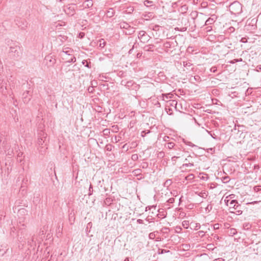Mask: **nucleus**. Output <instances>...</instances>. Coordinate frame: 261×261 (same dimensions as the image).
<instances>
[{
    "label": "nucleus",
    "instance_id": "9",
    "mask_svg": "<svg viewBox=\"0 0 261 261\" xmlns=\"http://www.w3.org/2000/svg\"><path fill=\"white\" fill-rule=\"evenodd\" d=\"M119 25L121 29L127 30L128 32L126 33L128 34H131L134 32L133 28H132L128 23L125 21L120 22Z\"/></svg>",
    "mask_w": 261,
    "mask_h": 261
},
{
    "label": "nucleus",
    "instance_id": "62",
    "mask_svg": "<svg viewBox=\"0 0 261 261\" xmlns=\"http://www.w3.org/2000/svg\"><path fill=\"white\" fill-rule=\"evenodd\" d=\"M23 153L22 152H19L17 154V159H18V158H20L22 156Z\"/></svg>",
    "mask_w": 261,
    "mask_h": 261
},
{
    "label": "nucleus",
    "instance_id": "30",
    "mask_svg": "<svg viewBox=\"0 0 261 261\" xmlns=\"http://www.w3.org/2000/svg\"><path fill=\"white\" fill-rule=\"evenodd\" d=\"M194 178V175L193 174H190L185 177V179L187 180H191Z\"/></svg>",
    "mask_w": 261,
    "mask_h": 261
},
{
    "label": "nucleus",
    "instance_id": "27",
    "mask_svg": "<svg viewBox=\"0 0 261 261\" xmlns=\"http://www.w3.org/2000/svg\"><path fill=\"white\" fill-rule=\"evenodd\" d=\"M161 231L164 234H168L169 232L170 229L168 227H164L162 228Z\"/></svg>",
    "mask_w": 261,
    "mask_h": 261
},
{
    "label": "nucleus",
    "instance_id": "39",
    "mask_svg": "<svg viewBox=\"0 0 261 261\" xmlns=\"http://www.w3.org/2000/svg\"><path fill=\"white\" fill-rule=\"evenodd\" d=\"M150 133V131L149 130H143L142 132H141V136L143 137H144L147 134H149Z\"/></svg>",
    "mask_w": 261,
    "mask_h": 261
},
{
    "label": "nucleus",
    "instance_id": "37",
    "mask_svg": "<svg viewBox=\"0 0 261 261\" xmlns=\"http://www.w3.org/2000/svg\"><path fill=\"white\" fill-rule=\"evenodd\" d=\"M93 186L91 184H90L89 188V193H88L89 196L91 195L93 193Z\"/></svg>",
    "mask_w": 261,
    "mask_h": 261
},
{
    "label": "nucleus",
    "instance_id": "46",
    "mask_svg": "<svg viewBox=\"0 0 261 261\" xmlns=\"http://www.w3.org/2000/svg\"><path fill=\"white\" fill-rule=\"evenodd\" d=\"M237 232V230L236 229L234 228H232L230 229V233L232 235H234L235 234H236Z\"/></svg>",
    "mask_w": 261,
    "mask_h": 261
},
{
    "label": "nucleus",
    "instance_id": "44",
    "mask_svg": "<svg viewBox=\"0 0 261 261\" xmlns=\"http://www.w3.org/2000/svg\"><path fill=\"white\" fill-rule=\"evenodd\" d=\"M213 206L211 204H208L206 207L205 208V211L210 212L212 210Z\"/></svg>",
    "mask_w": 261,
    "mask_h": 261
},
{
    "label": "nucleus",
    "instance_id": "45",
    "mask_svg": "<svg viewBox=\"0 0 261 261\" xmlns=\"http://www.w3.org/2000/svg\"><path fill=\"white\" fill-rule=\"evenodd\" d=\"M85 35V33L80 32L78 35V37L80 39H82L84 37Z\"/></svg>",
    "mask_w": 261,
    "mask_h": 261
},
{
    "label": "nucleus",
    "instance_id": "55",
    "mask_svg": "<svg viewBox=\"0 0 261 261\" xmlns=\"http://www.w3.org/2000/svg\"><path fill=\"white\" fill-rule=\"evenodd\" d=\"M177 105V101L175 100H172L170 105L173 106L174 105L176 106Z\"/></svg>",
    "mask_w": 261,
    "mask_h": 261
},
{
    "label": "nucleus",
    "instance_id": "48",
    "mask_svg": "<svg viewBox=\"0 0 261 261\" xmlns=\"http://www.w3.org/2000/svg\"><path fill=\"white\" fill-rule=\"evenodd\" d=\"M67 48H65V49L63 50V53H65L67 56V57H70V54L69 53L70 51L69 50H66Z\"/></svg>",
    "mask_w": 261,
    "mask_h": 261
},
{
    "label": "nucleus",
    "instance_id": "6",
    "mask_svg": "<svg viewBox=\"0 0 261 261\" xmlns=\"http://www.w3.org/2000/svg\"><path fill=\"white\" fill-rule=\"evenodd\" d=\"M63 10L65 13L69 16H73L75 14V5L69 4L65 6L63 8Z\"/></svg>",
    "mask_w": 261,
    "mask_h": 261
},
{
    "label": "nucleus",
    "instance_id": "34",
    "mask_svg": "<svg viewBox=\"0 0 261 261\" xmlns=\"http://www.w3.org/2000/svg\"><path fill=\"white\" fill-rule=\"evenodd\" d=\"M172 95H173L172 94H171V93L162 94L163 97V98L165 97L167 99H168L169 98H171Z\"/></svg>",
    "mask_w": 261,
    "mask_h": 261
},
{
    "label": "nucleus",
    "instance_id": "42",
    "mask_svg": "<svg viewBox=\"0 0 261 261\" xmlns=\"http://www.w3.org/2000/svg\"><path fill=\"white\" fill-rule=\"evenodd\" d=\"M199 196H200V197H201L202 198H205L207 196V194L206 192H201L199 194Z\"/></svg>",
    "mask_w": 261,
    "mask_h": 261
},
{
    "label": "nucleus",
    "instance_id": "36",
    "mask_svg": "<svg viewBox=\"0 0 261 261\" xmlns=\"http://www.w3.org/2000/svg\"><path fill=\"white\" fill-rule=\"evenodd\" d=\"M106 45V42L103 39H100L99 40V46L101 47H103Z\"/></svg>",
    "mask_w": 261,
    "mask_h": 261
},
{
    "label": "nucleus",
    "instance_id": "11",
    "mask_svg": "<svg viewBox=\"0 0 261 261\" xmlns=\"http://www.w3.org/2000/svg\"><path fill=\"white\" fill-rule=\"evenodd\" d=\"M44 61L45 62L46 64L48 66H52L56 63V60L55 59V58H53L52 56L49 55L46 56L45 57Z\"/></svg>",
    "mask_w": 261,
    "mask_h": 261
},
{
    "label": "nucleus",
    "instance_id": "58",
    "mask_svg": "<svg viewBox=\"0 0 261 261\" xmlns=\"http://www.w3.org/2000/svg\"><path fill=\"white\" fill-rule=\"evenodd\" d=\"M103 133L105 135H108V134L110 133V131L108 129H105L103 130Z\"/></svg>",
    "mask_w": 261,
    "mask_h": 261
},
{
    "label": "nucleus",
    "instance_id": "49",
    "mask_svg": "<svg viewBox=\"0 0 261 261\" xmlns=\"http://www.w3.org/2000/svg\"><path fill=\"white\" fill-rule=\"evenodd\" d=\"M138 159V155L137 154H134L132 155V159L134 161H136Z\"/></svg>",
    "mask_w": 261,
    "mask_h": 261
},
{
    "label": "nucleus",
    "instance_id": "8",
    "mask_svg": "<svg viewBox=\"0 0 261 261\" xmlns=\"http://www.w3.org/2000/svg\"><path fill=\"white\" fill-rule=\"evenodd\" d=\"M7 81L0 75V90L3 94H6L7 92Z\"/></svg>",
    "mask_w": 261,
    "mask_h": 261
},
{
    "label": "nucleus",
    "instance_id": "26",
    "mask_svg": "<svg viewBox=\"0 0 261 261\" xmlns=\"http://www.w3.org/2000/svg\"><path fill=\"white\" fill-rule=\"evenodd\" d=\"M221 180L223 183H227L230 180L229 177L228 176H223L221 178Z\"/></svg>",
    "mask_w": 261,
    "mask_h": 261
},
{
    "label": "nucleus",
    "instance_id": "22",
    "mask_svg": "<svg viewBox=\"0 0 261 261\" xmlns=\"http://www.w3.org/2000/svg\"><path fill=\"white\" fill-rule=\"evenodd\" d=\"M113 201V199L110 197L106 198L104 200L105 204L107 205H110Z\"/></svg>",
    "mask_w": 261,
    "mask_h": 261
},
{
    "label": "nucleus",
    "instance_id": "13",
    "mask_svg": "<svg viewBox=\"0 0 261 261\" xmlns=\"http://www.w3.org/2000/svg\"><path fill=\"white\" fill-rule=\"evenodd\" d=\"M23 101L24 103H28L31 100V95L30 94V91L26 90L22 94Z\"/></svg>",
    "mask_w": 261,
    "mask_h": 261
},
{
    "label": "nucleus",
    "instance_id": "12",
    "mask_svg": "<svg viewBox=\"0 0 261 261\" xmlns=\"http://www.w3.org/2000/svg\"><path fill=\"white\" fill-rule=\"evenodd\" d=\"M138 38L141 40V42L144 43L149 40V36H147L146 33L144 31H141L139 32Z\"/></svg>",
    "mask_w": 261,
    "mask_h": 261
},
{
    "label": "nucleus",
    "instance_id": "10",
    "mask_svg": "<svg viewBox=\"0 0 261 261\" xmlns=\"http://www.w3.org/2000/svg\"><path fill=\"white\" fill-rule=\"evenodd\" d=\"M16 25L21 29H25L27 27L28 23L24 19L17 18L15 19Z\"/></svg>",
    "mask_w": 261,
    "mask_h": 261
},
{
    "label": "nucleus",
    "instance_id": "35",
    "mask_svg": "<svg viewBox=\"0 0 261 261\" xmlns=\"http://www.w3.org/2000/svg\"><path fill=\"white\" fill-rule=\"evenodd\" d=\"M114 14V12L113 9H111V11H108L107 13V16L109 17H111L113 16Z\"/></svg>",
    "mask_w": 261,
    "mask_h": 261
},
{
    "label": "nucleus",
    "instance_id": "28",
    "mask_svg": "<svg viewBox=\"0 0 261 261\" xmlns=\"http://www.w3.org/2000/svg\"><path fill=\"white\" fill-rule=\"evenodd\" d=\"M155 233H158V231H155L154 232H150L149 234V238L151 240H153L155 237Z\"/></svg>",
    "mask_w": 261,
    "mask_h": 261
},
{
    "label": "nucleus",
    "instance_id": "20",
    "mask_svg": "<svg viewBox=\"0 0 261 261\" xmlns=\"http://www.w3.org/2000/svg\"><path fill=\"white\" fill-rule=\"evenodd\" d=\"M68 58H66L67 60V62L68 63H74L76 61V58L70 55V57H68Z\"/></svg>",
    "mask_w": 261,
    "mask_h": 261
},
{
    "label": "nucleus",
    "instance_id": "4",
    "mask_svg": "<svg viewBox=\"0 0 261 261\" xmlns=\"http://www.w3.org/2000/svg\"><path fill=\"white\" fill-rule=\"evenodd\" d=\"M229 11L231 14L239 15L242 12V6L239 2L235 1L229 5Z\"/></svg>",
    "mask_w": 261,
    "mask_h": 261
},
{
    "label": "nucleus",
    "instance_id": "59",
    "mask_svg": "<svg viewBox=\"0 0 261 261\" xmlns=\"http://www.w3.org/2000/svg\"><path fill=\"white\" fill-rule=\"evenodd\" d=\"M136 43H135L133 45V46L132 47V48L131 49H129V50L128 51V54H131L132 53H133V49H134V48L135 47V45Z\"/></svg>",
    "mask_w": 261,
    "mask_h": 261
},
{
    "label": "nucleus",
    "instance_id": "23",
    "mask_svg": "<svg viewBox=\"0 0 261 261\" xmlns=\"http://www.w3.org/2000/svg\"><path fill=\"white\" fill-rule=\"evenodd\" d=\"M190 15L191 16L193 20H195V19H196V18L198 17V12H197V11H192V12L191 13Z\"/></svg>",
    "mask_w": 261,
    "mask_h": 261
},
{
    "label": "nucleus",
    "instance_id": "61",
    "mask_svg": "<svg viewBox=\"0 0 261 261\" xmlns=\"http://www.w3.org/2000/svg\"><path fill=\"white\" fill-rule=\"evenodd\" d=\"M224 201H225V204H226L227 206H228L229 207V202H230V201L229 200L225 199V200H224Z\"/></svg>",
    "mask_w": 261,
    "mask_h": 261
},
{
    "label": "nucleus",
    "instance_id": "15",
    "mask_svg": "<svg viewBox=\"0 0 261 261\" xmlns=\"http://www.w3.org/2000/svg\"><path fill=\"white\" fill-rule=\"evenodd\" d=\"M144 5L146 7H152L153 6L155 8V5L153 1L145 0L144 1Z\"/></svg>",
    "mask_w": 261,
    "mask_h": 261
},
{
    "label": "nucleus",
    "instance_id": "52",
    "mask_svg": "<svg viewBox=\"0 0 261 261\" xmlns=\"http://www.w3.org/2000/svg\"><path fill=\"white\" fill-rule=\"evenodd\" d=\"M179 157H180L179 156L174 155L173 157H172L171 160H172V162H176V160L177 158H179Z\"/></svg>",
    "mask_w": 261,
    "mask_h": 261
},
{
    "label": "nucleus",
    "instance_id": "51",
    "mask_svg": "<svg viewBox=\"0 0 261 261\" xmlns=\"http://www.w3.org/2000/svg\"><path fill=\"white\" fill-rule=\"evenodd\" d=\"M210 71L212 72H216L217 71V67H215V66L212 67L210 69Z\"/></svg>",
    "mask_w": 261,
    "mask_h": 261
},
{
    "label": "nucleus",
    "instance_id": "56",
    "mask_svg": "<svg viewBox=\"0 0 261 261\" xmlns=\"http://www.w3.org/2000/svg\"><path fill=\"white\" fill-rule=\"evenodd\" d=\"M3 65L1 61H0V73L3 71Z\"/></svg>",
    "mask_w": 261,
    "mask_h": 261
},
{
    "label": "nucleus",
    "instance_id": "1",
    "mask_svg": "<svg viewBox=\"0 0 261 261\" xmlns=\"http://www.w3.org/2000/svg\"><path fill=\"white\" fill-rule=\"evenodd\" d=\"M48 141L47 134L43 130H40L38 133L37 144L39 146L38 149L41 154L44 153L47 149Z\"/></svg>",
    "mask_w": 261,
    "mask_h": 261
},
{
    "label": "nucleus",
    "instance_id": "17",
    "mask_svg": "<svg viewBox=\"0 0 261 261\" xmlns=\"http://www.w3.org/2000/svg\"><path fill=\"white\" fill-rule=\"evenodd\" d=\"M154 47V45L153 44H149L147 45H145L143 49L146 51H152V49Z\"/></svg>",
    "mask_w": 261,
    "mask_h": 261
},
{
    "label": "nucleus",
    "instance_id": "25",
    "mask_svg": "<svg viewBox=\"0 0 261 261\" xmlns=\"http://www.w3.org/2000/svg\"><path fill=\"white\" fill-rule=\"evenodd\" d=\"M194 166V163H185L182 164V166L180 167V168H184L185 167H191Z\"/></svg>",
    "mask_w": 261,
    "mask_h": 261
},
{
    "label": "nucleus",
    "instance_id": "38",
    "mask_svg": "<svg viewBox=\"0 0 261 261\" xmlns=\"http://www.w3.org/2000/svg\"><path fill=\"white\" fill-rule=\"evenodd\" d=\"M197 233L200 237L202 238L204 236L205 232L203 230H200L198 231Z\"/></svg>",
    "mask_w": 261,
    "mask_h": 261
},
{
    "label": "nucleus",
    "instance_id": "50",
    "mask_svg": "<svg viewBox=\"0 0 261 261\" xmlns=\"http://www.w3.org/2000/svg\"><path fill=\"white\" fill-rule=\"evenodd\" d=\"M175 199L174 198H170L167 200V202L169 203H173L174 202Z\"/></svg>",
    "mask_w": 261,
    "mask_h": 261
},
{
    "label": "nucleus",
    "instance_id": "18",
    "mask_svg": "<svg viewBox=\"0 0 261 261\" xmlns=\"http://www.w3.org/2000/svg\"><path fill=\"white\" fill-rule=\"evenodd\" d=\"M82 63L85 66L88 67V68H91V63L90 61H88L87 60H84Z\"/></svg>",
    "mask_w": 261,
    "mask_h": 261
},
{
    "label": "nucleus",
    "instance_id": "16",
    "mask_svg": "<svg viewBox=\"0 0 261 261\" xmlns=\"http://www.w3.org/2000/svg\"><path fill=\"white\" fill-rule=\"evenodd\" d=\"M182 64L184 67L186 68L187 70H190L192 66V64L191 62L188 61H183Z\"/></svg>",
    "mask_w": 261,
    "mask_h": 261
},
{
    "label": "nucleus",
    "instance_id": "64",
    "mask_svg": "<svg viewBox=\"0 0 261 261\" xmlns=\"http://www.w3.org/2000/svg\"><path fill=\"white\" fill-rule=\"evenodd\" d=\"M256 70H257V71H261V65L257 66L256 67Z\"/></svg>",
    "mask_w": 261,
    "mask_h": 261
},
{
    "label": "nucleus",
    "instance_id": "54",
    "mask_svg": "<svg viewBox=\"0 0 261 261\" xmlns=\"http://www.w3.org/2000/svg\"><path fill=\"white\" fill-rule=\"evenodd\" d=\"M187 144L190 146H191V147H197V146H196L195 145L193 144L192 142H188L187 143Z\"/></svg>",
    "mask_w": 261,
    "mask_h": 261
},
{
    "label": "nucleus",
    "instance_id": "19",
    "mask_svg": "<svg viewBox=\"0 0 261 261\" xmlns=\"http://www.w3.org/2000/svg\"><path fill=\"white\" fill-rule=\"evenodd\" d=\"M215 20L213 18H208L205 22L204 24L205 25H208L210 24H212L214 23Z\"/></svg>",
    "mask_w": 261,
    "mask_h": 261
},
{
    "label": "nucleus",
    "instance_id": "21",
    "mask_svg": "<svg viewBox=\"0 0 261 261\" xmlns=\"http://www.w3.org/2000/svg\"><path fill=\"white\" fill-rule=\"evenodd\" d=\"M122 85L124 84V85L129 88L133 86L134 82L132 81H128L127 82H124L123 81L121 82Z\"/></svg>",
    "mask_w": 261,
    "mask_h": 261
},
{
    "label": "nucleus",
    "instance_id": "7",
    "mask_svg": "<svg viewBox=\"0 0 261 261\" xmlns=\"http://www.w3.org/2000/svg\"><path fill=\"white\" fill-rule=\"evenodd\" d=\"M36 238L34 234L30 238H27L28 250H30L31 249H32L33 250L35 249L36 246Z\"/></svg>",
    "mask_w": 261,
    "mask_h": 261
},
{
    "label": "nucleus",
    "instance_id": "60",
    "mask_svg": "<svg viewBox=\"0 0 261 261\" xmlns=\"http://www.w3.org/2000/svg\"><path fill=\"white\" fill-rule=\"evenodd\" d=\"M137 222L138 223V224H143V220H142V219H138L137 220Z\"/></svg>",
    "mask_w": 261,
    "mask_h": 261
},
{
    "label": "nucleus",
    "instance_id": "63",
    "mask_svg": "<svg viewBox=\"0 0 261 261\" xmlns=\"http://www.w3.org/2000/svg\"><path fill=\"white\" fill-rule=\"evenodd\" d=\"M142 53H138L137 54V58H141V57L142 56Z\"/></svg>",
    "mask_w": 261,
    "mask_h": 261
},
{
    "label": "nucleus",
    "instance_id": "5",
    "mask_svg": "<svg viewBox=\"0 0 261 261\" xmlns=\"http://www.w3.org/2000/svg\"><path fill=\"white\" fill-rule=\"evenodd\" d=\"M257 19L256 18L248 19L244 27V29L250 32L254 31L257 28Z\"/></svg>",
    "mask_w": 261,
    "mask_h": 261
},
{
    "label": "nucleus",
    "instance_id": "41",
    "mask_svg": "<svg viewBox=\"0 0 261 261\" xmlns=\"http://www.w3.org/2000/svg\"><path fill=\"white\" fill-rule=\"evenodd\" d=\"M171 180L168 179L164 182V186L165 187H168L169 186H170L171 185Z\"/></svg>",
    "mask_w": 261,
    "mask_h": 261
},
{
    "label": "nucleus",
    "instance_id": "31",
    "mask_svg": "<svg viewBox=\"0 0 261 261\" xmlns=\"http://www.w3.org/2000/svg\"><path fill=\"white\" fill-rule=\"evenodd\" d=\"M167 147L170 149H172L175 146L174 143H173L172 142H168V143H167Z\"/></svg>",
    "mask_w": 261,
    "mask_h": 261
},
{
    "label": "nucleus",
    "instance_id": "32",
    "mask_svg": "<svg viewBox=\"0 0 261 261\" xmlns=\"http://www.w3.org/2000/svg\"><path fill=\"white\" fill-rule=\"evenodd\" d=\"M148 164L147 162H142L140 165V167L143 169H146L148 167Z\"/></svg>",
    "mask_w": 261,
    "mask_h": 261
},
{
    "label": "nucleus",
    "instance_id": "14",
    "mask_svg": "<svg viewBox=\"0 0 261 261\" xmlns=\"http://www.w3.org/2000/svg\"><path fill=\"white\" fill-rule=\"evenodd\" d=\"M93 5L92 0H86L83 3V7L85 9L90 8Z\"/></svg>",
    "mask_w": 261,
    "mask_h": 261
},
{
    "label": "nucleus",
    "instance_id": "2",
    "mask_svg": "<svg viewBox=\"0 0 261 261\" xmlns=\"http://www.w3.org/2000/svg\"><path fill=\"white\" fill-rule=\"evenodd\" d=\"M11 42V46L9 51V55L11 59L18 60L21 54V49L19 46L15 45L12 40H9L8 43Z\"/></svg>",
    "mask_w": 261,
    "mask_h": 261
},
{
    "label": "nucleus",
    "instance_id": "40",
    "mask_svg": "<svg viewBox=\"0 0 261 261\" xmlns=\"http://www.w3.org/2000/svg\"><path fill=\"white\" fill-rule=\"evenodd\" d=\"M160 27H161L160 25L156 24L152 27V30L154 31H159Z\"/></svg>",
    "mask_w": 261,
    "mask_h": 261
},
{
    "label": "nucleus",
    "instance_id": "33",
    "mask_svg": "<svg viewBox=\"0 0 261 261\" xmlns=\"http://www.w3.org/2000/svg\"><path fill=\"white\" fill-rule=\"evenodd\" d=\"M242 61H243L242 59L240 58V59H233V60H231V61H229V62L231 64H234V63H236L238 62H242Z\"/></svg>",
    "mask_w": 261,
    "mask_h": 261
},
{
    "label": "nucleus",
    "instance_id": "57",
    "mask_svg": "<svg viewBox=\"0 0 261 261\" xmlns=\"http://www.w3.org/2000/svg\"><path fill=\"white\" fill-rule=\"evenodd\" d=\"M170 43L169 42H166L165 43V46L166 47H170Z\"/></svg>",
    "mask_w": 261,
    "mask_h": 261
},
{
    "label": "nucleus",
    "instance_id": "43",
    "mask_svg": "<svg viewBox=\"0 0 261 261\" xmlns=\"http://www.w3.org/2000/svg\"><path fill=\"white\" fill-rule=\"evenodd\" d=\"M194 79L195 81L197 82H200L201 81V77L199 75L194 76Z\"/></svg>",
    "mask_w": 261,
    "mask_h": 261
},
{
    "label": "nucleus",
    "instance_id": "3",
    "mask_svg": "<svg viewBox=\"0 0 261 261\" xmlns=\"http://www.w3.org/2000/svg\"><path fill=\"white\" fill-rule=\"evenodd\" d=\"M242 206L239 203L237 200H232L229 202V212L230 213H235L237 215H240L242 214Z\"/></svg>",
    "mask_w": 261,
    "mask_h": 261
},
{
    "label": "nucleus",
    "instance_id": "29",
    "mask_svg": "<svg viewBox=\"0 0 261 261\" xmlns=\"http://www.w3.org/2000/svg\"><path fill=\"white\" fill-rule=\"evenodd\" d=\"M253 190L256 193H258V192H261V186H259V185L255 186L253 188Z\"/></svg>",
    "mask_w": 261,
    "mask_h": 261
},
{
    "label": "nucleus",
    "instance_id": "24",
    "mask_svg": "<svg viewBox=\"0 0 261 261\" xmlns=\"http://www.w3.org/2000/svg\"><path fill=\"white\" fill-rule=\"evenodd\" d=\"M14 80V77H13L12 76H11L8 80V82L10 83V86L12 87H14L15 86V84L13 82Z\"/></svg>",
    "mask_w": 261,
    "mask_h": 261
},
{
    "label": "nucleus",
    "instance_id": "53",
    "mask_svg": "<svg viewBox=\"0 0 261 261\" xmlns=\"http://www.w3.org/2000/svg\"><path fill=\"white\" fill-rule=\"evenodd\" d=\"M6 252V250H1L0 249V256H3L4 254H5Z\"/></svg>",
    "mask_w": 261,
    "mask_h": 261
},
{
    "label": "nucleus",
    "instance_id": "47",
    "mask_svg": "<svg viewBox=\"0 0 261 261\" xmlns=\"http://www.w3.org/2000/svg\"><path fill=\"white\" fill-rule=\"evenodd\" d=\"M243 226L244 228H247V229H249L251 227V225H250L248 223H245L243 224Z\"/></svg>",
    "mask_w": 261,
    "mask_h": 261
}]
</instances>
